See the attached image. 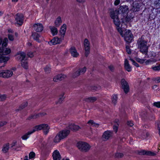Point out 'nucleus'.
Wrapping results in <instances>:
<instances>
[{
  "instance_id": "1",
  "label": "nucleus",
  "mask_w": 160,
  "mask_h": 160,
  "mask_svg": "<svg viewBox=\"0 0 160 160\" xmlns=\"http://www.w3.org/2000/svg\"><path fill=\"white\" fill-rule=\"evenodd\" d=\"M110 17L113 19V22L117 27V30L120 34L123 36L122 31L120 27L121 22L118 18V12L116 10L114 11L112 10L110 12Z\"/></svg>"
},
{
  "instance_id": "2",
  "label": "nucleus",
  "mask_w": 160,
  "mask_h": 160,
  "mask_svg": "<svg viewBox=\"0 0 160 160\" xmlns=\"http://www.w3.org/2000/svg\"><path fill=\"white\" fill-rule=\"evenodd\" d=\"M8 42V40L7 38H5L4 39L2 47H0V54L3 55H6L10 53V49L6 48Z\"/></svg>"
},
{
  "instance_id": "3",
  "label": "nucleus",
  "mask_w": 160,
  "mask_h": 160,
  "mask_svg": "<svg viewBox=\"0 0 160 160\" xmlns=\"http://www.w3.org/2000/svg\"><path fill=\"white\" fill-rule=\"evenodd\" d=\"M138 48L142 53L146 55L147 54L148 47L147 42L144 40L140 39L138 41Z\"/></svg>"
},
{
  "instance_id": "4",
  "label": "nucleus",
  "mask_w": 160,
  "mask_h": 160,
  "mask_svg": "<svg viewBox=\"0 0 160 160\" xmlns=\"http://www.w3.org/2000/svg\"><path fill=\"white\" fill-rule=\"evenodd\" d=\"M77 146L80 151L84 152H88L91 148V146L88 143L83 142H78Z\"/></svg>"
},
{
  "instance_id": "5",
  "label": "nucleus",
  "mask_w": 160,
  "mask_h": 160,
  "mask_svg": "<svg viewBox=\"0 0 160 160\" xmlns=\"http://www.w3.org/2000/svg\"><path fill=\"white\" fill-rule=\"evenodd\" d=\"M34 131L36 132L43 130L45 134H47L49 132L50 127L47 124H42L37 125L33 128Z\"/></svg>"
},
{
  "instance_id": "6",
  "label": "nucleus",
  "mask_w": 160,
  "mask_h": 160,
  "mask_svg": "<svg viewBox=\"0 0 160 160\" xmlns=\"http://www.w3.org/2000/svg\"><path fill=\"white\" fill-rule=\"evenodd\" d=\"M84 49L85 50V55L87 57L90 53V44L89 41L87 38L84 39L83 42Z\"/></svg>"
},
{
  "instance_id": "7",
  "label": "nucleus",
  "mask_w": 160,
  "mask_h": 160,
  "mask_svg": "<svg viewBox=\"0 0 160 160\" xmlns=\"http://www.w3.org/2000/svg\"><path fill=\"white\" fill-rule=\"evenodd\" d=\"M13 75L11 70H6L0 71V77L3 78H8Z\"/></svg>"
},
{
  "instance_id": "8",
  "label": "nucleus",
  "mask_w": 160,
  "mask_h": 160,
  "mask_svg": "<svg viewBox=\"0 0 160 160\" xmlns=\"http://www.w3.org/2000/svg\"><path fill=\"white\" fill-rule=\"evenodd\" d=\"M124 36L125 40L127 42H130L132 39V35L131 31L129 30L125 31Z\"/></svg>"
},
{
  "instance_id": "9",
  "label": "nucleus",
  "mask_w": 160,
  "mask_h": 160,
  "mask_svg": "<svg viewBox=\"0 0 160 160\" xmlns=\"http://www.w3.org/2000/svg\"><path fill=\"white\" fill-rule=\"evenodd\" d=\"M113 133L112 132L107 131L104 132L102 136V139L104 141H106L110 138L112 136Z\"/></svg>"
},
{
  "instance_id": "10",
  "label": "nucleus",
  "mask_w": 160,
  "mask_h": 160,
  "mask_svg": "<svg viewBox=\"0 0 160 160\" xmlns=\"http://www.w3.org/2000/svg\"><path fill=\"white\" fill-rule=\"evenodd\" d=\"M142 4L137 1L133 2L131 10L133 12L138 11L140 10Z\"/></svg>"
},
{
  "instance_id": "11",
  "label": "nucleus",
  "mask_w": 160,
  "mask_h": 160,
  "mask_svg": "<svg viewBox=\"0 0 160 160\" xmlns=\"http://www.w3.org/2000/svg\"><path fill=\"white\" fill-rule=\"evenodd\" d=\"M16 59L21 62L27 60V57L26 56L25 53L23 52H20L18 53L16 55Z\"/></svg>"
},
{
  "instance_id": "12",
  "label": "nucleus",
  "mask_w": 160,
  "mask_h": 160,
  "mask_svg": "<svg viewBox=\"0 0 160 160\" xmlns=\"http://www.w3.org/2000/svg\"><path fill=\"white\" fill-rule=\"evenodd\" d=\"M16 24L18 26L21 25L23 20V16L21 14L18 13L15 16Z\"/></svg>"
},
{
  "instance_id": "13",
  "label": "nucleus",
  "mask_w": 160,
  "mask_h": 160,
  "mask_svg": "<svg viewBox=\"0 0 160 160\" xmlns=\"http://www.w3.org/2000/svg\"><path fill=\"white\" fill-rule=\"evenodd\" d=\"M121 83L122 88L123 89L125 93H127L129 91V88L128 83L126 81L123 79H122Z\"/></svg>"
},
{
  "instance_id": "14",
  "label": "nucleus",
  "mask_w": 160,
  "mask_h": 160,
  "mask_svg": "<svg viewBox=\"0 0 160 160\" xmlns=\"http://www.w3.org/2000/svg\"><path fill=\"white\" fill-rule=\"evenodd\" d=\"M63 39V38L60 37L59 38L58 37H55L49 42V43L50 45H55L60 43Z\"/></svg>"
},
{
  "instance_id": "15",
  "label": "nucleus",
  "mask_w": 160,
  "mask_h": 160,
  "mask_svg": "<svg viewBox=\"0 0 160 160\" xmlns=\"http://www.w3.org/2000/svg\"><path fill=\"white\" fill-rule=\"evenodd\" d=\"M69 52L72 56L74 58H77L79 55V53L74 47H72L70 48Z\"/></svg>"
},
{
  "instance_id": "16",
  "label": "nucleus",
  "mask_w": 160,
  "mask_h": 160,
  "mask_svg": "<svg viewBox=\"0 0 160 160\" xmlns=\"http://www.w3.org/2000/svg\"><path fill=\"white\" fill-rule=\"evenodd\" d=\"M70 132V131L69 130L65 129L60 132L58 133L60 136L61 138L62 139H63L67 137L69 134Z\"/></svg>"
},
{
  "instance_id": "17",
  "label": "nucleus",
  "mask_w": 160,
  "mask_h": 160,
  "mask_svg": "<svg viewBox=\"0 0 160 160\" xmlns=\"http://www.w3.org/2000/svg\"><path fill=\"white\" fill-rule=\"evenodd\" d=\"M32 27L35 30L38 32H42L43 29L42 24L39 23L35 24Z\"/></svg>"
},
{
  "instance_id": "18",
  "label": "nucleus",
  "mask_w": 160,
  "mask_h": 160,
  "mask_svg": "<svg viewBox=\"0 0 160 160\" xmlns=\"http://www.w3.org/2000/svg\"><path fill=\"white\" fill-rule=\"evenodd\" d=\"M52 156L53 160H60L61 156L59 151L56 150L53 152Z\"/></svg>"
},
{
  "instance_id": "19",
  "label": "nucleus",
  "mask_w": 160,
  "mask_h": 160,
  "mask_svg": "<svg viewBox=\"0 0 160 160\" xmlns=\"http://www.w3.org/2000/svg\"><path fill=\"white\" fill-rule=\"evenodd\" d=\"M66 30V25L64 24L62 26L59 32V34L61 38H63V39Z\"/></svg>"
},
{
  "instance_id": "20",
  "label": "nucleus",
  "mask_w": 160,
  "mask_h": 160,
  "mask_svg": "<svg viewBox=\"0 0 160 160\" xmlns=\"http://www.w3.org/2000/svg\"><path fill=\"white\" fill-rule=\"evenodd\" d=\"M138 153L140 155H146L151 156H154L155 154L153 152L149 151H146L144 150H141L138 152Z\"/></svg>"
},
{
  "instance_id": "21",
  "label": "nucleus",
  "mask_w": 160,
  "mask_h": 160,
  "mask_svg": "<svg viewBox=\"0 0 160 160\" xmlns=\"http://www.w3.org/2000/svg\"><path fill=\"white\" fill-rule=\"evenodd\" d=\"M136 61L141 63L143 64L144 63H145L146 65H148L150 63L152 62L153 61L151 59L148 60H146L145 59H141L139 58H137L136 59Z\"/></svg>"
},
{
  "instance_id": "22",
  "label": "nucleus",
  "mask_w": 160,
  "mask_h": 160,
  "mask_svg": "<svg viewBox=\"0 0 160 160\" xmlns=\"http://www.w3.org/2000/svg\"><path fill=\"white\" fill-rule=\"evenodd\" d=\"M97 98L95 97H90L86 98L84 99V101L87 102L89 103H93L97 100Z\"/></svg>"
},
{
  "instance_id": "23",
  "label": "nucleus",
  "mask_w": 160,
  "mask_h": 160,
  "mask_svg": "<svg viewBox=\"0 0 160 160\" xmlns=\"http://www.w3.org/2000/svg\"><path fill=\"white\" fill-rule=\"evenodd\" d=\"M64 92L61 93L59 96V99L58 101L56 102V104H59L61 103L64 99Z\"/></svg>"
},
{
  "instance_id": "24",
  "label": "nucleus",
  "mask_w": 160,
  "mask_h": 160,
  "mask_svg": "<svg viewBox=\"0 0 160 160\" xmlns=\"http://www.w3.org/2000/svg\"><path fill=\"white\" fill-rule=\"evenodd\" d=\"M69 129L72 130L76 131L79 129L80 128L78 126L74 124H71L68 126Z\"/></svg>"
},
{
  "instance_id": "25",
  "label": "nucleus",
  "mask_w": 160,
  "mask_h": 160,
  "mask_svg": "<svg viewBox=\"0 0 160 160\" xmlns=\"http://www.w3.org/2000/svg\"><path fill=\"white\" fill-rule=\"evenodd\" d=\"M32 36L33 38L37 42H39L40 41V38H41V36L39 34L36 32H34L32 34Z\"/></svg>"
},
{
  "instance_id": "26",
  "label": "nucleus",
  "mask_w": 160,
  "mask_h": 160,
  "mask_svg": "<svg viewBox=\"0 0 160 160\" xmlns=\"http://www.w3.org/2000/svg\"><path fill=\"white\" fill-rule=\"evenodd\" d=\"M124 67L125 69L128 72H130L131 71L132 68L129 64L128 61L126 59L124 62Z\"/></svg>"
},
{
  "instance_id": "27",
  "label": "nucleus",
  "mask_w": 160,
  "mask_h": 160,
  "mask_svg": "<svg viewBox=\"0 0 160 160\" xmlns=\"http://www.w3.org/2000/svg\"><path fill=\"white\" fill-rule=\"evenodd\" d=\"M9 58L8 57H6L0 54V63L5 62L8 61Z\"/></svg>"
},
{
  "instance_id": "28",
  "label": "nucleus",
  "mask_w": 160,
  "mask_h": 160,
  "mask_svg": "<svg viewBox=\"0 0 160 160\" xmlns=\"http://www.w3.org/2000/svg\"><path fill=\"white\" fill-rule=\"evenodd\" d=\"M34 132L35 131H34L33 129V128L32 130L27 132L25 134L23 135L22 137L21 138L23 140H26L29 138V135H30Z\"/></svg>"
},
{
  "instance_id": "29",
  "label": "nucleus",
  "mask_w": 160,
  "mask_h": 160,
  "mask_svg": "<svg viewBox=\"0 0 160 160\" xmlns=\"http://www.w3.org/2000/svg\"><path fill=\"white\" fill-rule=\"evenodd\" d=\"M87 123L90 126L95 127H98L99 125L98 124L95 123L92 120H89L88 122Z\"/></svg>"
},
{
  "instance_id": "30",
  "label": "nucleus",
  "mask_w": 160,
  "mask_h": 160,
  "mask_svg": "<svg viewBox=\"0 0 160 160\" xmlns=\"http://www.w3.org/2000/svg\"><path fill=\"white\" fill-rule=\"evenodd\" d=\"M62 20L60 17H59L56 20L54 23L56 27H59L62 23Z\"/></svg>"
},
{
  "instance_id": "31",
  "label": "nucleus",
  "mask_w": 160,
  "mask_h": 160,
  "mask_svg": "<svg viewBox=\"0 0 160 160\" xmlns=\"http://www.w3.org/2000/svg\"><path fill=\"white\" fill-rule=\"evenodd\" d=\"M80 75V74L78 69L76 70H74L72 74L71 77L72 78H77Z\"/></svg>"
},
{
  "instance_id": "32",
  "label": "nucleus",
  "mask_w": 160,
  "mask_h": 160,
  "mask_svg": "<svg viewBox=\"0 0 160 160\" xmlns=\"http://www.w3.org/2000/svg\"><path fill=\"white\" fill-rule=\"evenodd\" d=\"M118 98V96L117 95L113 94L112 95L111 98L112 102L114 105H115L117 103Z\"/></svg>"
},
{
  "instance_id": "33",
  "label": "nucleus",
  "mask_w": 160,
  "mask_h": 160,
  "mask_svg": "<svg viewBox=\"0 0 160 160\" xmlns=\"http://www.w3.org/2000/svg\"><path fill=\"white\" fill-rule=\"evenodd\" d=\"M40 117L39 113H35L33 115H32L29 117H28L27 119L30 120L32 119H36Z\"/></svg>"
},
{
  "instance_id": "34",
  "label": "nucleus",
  "mask_w": 160,
  "mask_h": 160,
  "mask_svg": "<svg viewBox=\"0 0 160 160\" xmlns=\"http://www.w3.org/2000/svg\"><path fill=\"white\" fill-rule=\"evenodd\" d=\"M9 148V143H6L4 144L3 147V148L2 149V151L4 152H7Z\"/></svg>"
},
{
  "instance_id": "35",
  "label": "nucleus",
  "mask_w": 160,
  "mask_h": 160,
  "mask_svg": "<svg viewBox=\"0 0 160 160\" xmlns=\"http://www.w3.org/2000/svg\"><path fill=\"white\" fill-rule=\"evenodd\" d=\"M119 9L123 13L127 12L128 10V7L126 6H121Z\"/></svg>"
},
{
  "instance_id": "36",
  "label": "nucleus",
  "mask_w": 160,
  "mask_h": 160,
  "mask_svg": "<svg viewBox=\"0 0 160 160\" xmlns=\"http://www.w3.org/2000/svg\"><path fill=\"white\" fill-rule=\"evenodd\" d=\"M50 28L53 35H54L58 33V31L57 28L54 27H51Z\"/></svg>"
},
{
  "instance_id": "37",
  "label": "nucleus",
  "mask_w": 160,
  "mask_h": 160,
  "mask_svg": "<svg viewBox=\"0 0 160 160\" xmlns=\"http://www.w3.org/2000/svg\"><path fill=\"white\" fill-rule=\"evenodd\" d=\"M62 139L58 133L57 135L53 140V141L55 143H58L60 142Z\"/></svg>"
},
{
  "instance_id": "38",
  "label": "nucleus",
  "mask_w": 160,
  "mask_h": 160,
  "mask_svg": "<svg viewBox=\"0 0 160 160\" xmlns=\"http://www.w3.org/2000/svg\"><path fill=\"white\" fill-rule=\"evenodd\" d=\"M28 105V102H25L23 103L17 109V111H19L20 110H22L24 109Z\"/></svg>"
},
{
  "instance_id": "39",
  "label": "nucleus",
  "mask_w": 160,
  "mask_h": 160,
  "mask_svg": "<svg viewBox=\"0 0 160 160\" xmlns=\"http://www.w3.org/2000/svg\"><path fill=\"white\" fill-rule=\"evenodd\" d=\"M22 66L24 68L27 69L28 67V63L27 60H24L21 62Z\"/></svg>"
},
{
  "instance_id": "40",
  "label": "nucleus",
  "mask_w": 160,
  "mask_h": 160,
  "mask_svg": "<svg viewBox=\"0 0 160 160\" xmlns=\"http://www.w3.org/2000/svg\"><path fill=\"white\" fill-rule=\"evenodd\" d=\"M87 69V68L86 67H84L83 68H79L78 69L80 74L82 73L83 74L86 71Z\"/></svg>"
},
{
  "instance_id": "41",
  "label": "nucleus",
  "mask_w": 160,
  "mask_h": 160,
  "mask_svg": "<svg viewBox=\"0 0 160 160\" xmlns=\"http://www.w3.org/2000/svg\"><path fill=\"white\" fill-rule=\"evenodd\" d=\"M123 156V154L122 153L117 152L115 154V157L116 158H122Z\"/></svg>"
},
{
  "instance_id": "42",
  "label": "nucleus",
  "mask_w": 160,
  "mask_h": 160,
  "mask_svg": "<svg viewBox=\"0 0 160 160\" xmlns=\"http://www.w3.org/2000/svg\"><path fill=\"white\" fill-rule=\"evenodd\" d=\"M58 75L60 81L64 80L67 78V76L64 74H60Z\"/></svg>"
},
{
  "instance_id": "43",
  "label": "nucleus",
  "mask_w": 160,
  "mask_h": 160,
  "mask_svg": "<svg viewBox=\"0 0 160 160\" xmlns=\"http://www.w3.org/2000/svg\"><path fill=\"white\" fill-rule=\"evenodd\" d=\"M44 72L46 73H49L51 72V68L48 66H46L44 68Z\"/></svg>"
},
{
  "instance_id": "44",
  "label": "nucleus",
  "mask_w": 160,
  "mask_h": 160,
  "mask_svg": "<svg viewBox=\"0 0 160 160\" xmlns=\"http://www.w3.org/2000/svg\"><path fill=\"white\" fill-rule=\"evenodd\" d=\"M118 123L116 122L113 126V129L116 133L118 131Z\"/></svg>"
},
{
  "instance_id": "45",
  "label": "nucleus",
  "mask_w": 160,
  "mask_h": 160,
  "mask_svg": "<svg viewBox=\"0 0 160 160\" xmlns=\"http://www.w3.org/2000/svg\"><path fill=\"white\" fill-rule=\"evenodd\" d=\"M7 97L5 95L0 94V101H3L6 99Z\"/></svg>"
},
{
  "instance_id": "46",
  "label": "nucleus",
  "mask_w": 160,
  "mask_h": 160,
  "mask_svg": "<svg viewBox=\"0 0 160 160\" xmlns=\"http://www.w3.org/2000/svg\"><path fill=\"white\" fill-rule=\"evenodd\" d=\"M101 88V87L99 86H93L91 87V89L94 90H96Z\"/></svg>"
},
{
  "instance_id": "47",
  "label": "nucleus",
  "mask_w": 160,
  "mask_h": 160,
  "mask_svg": "<svg viewBox=\"0 0 160 160\" xmlns=\"http://www.w3.org/2000/svg\"><path fill=\"white\" fill-rule=\"evenodd\" d=\"M8 38L10 41H13L14 40V36L10 33H9L8 35Z\"/></svg>"
},
{
  "instance_id": "48",
  "label": "nucleus",
  "mask_w": 160,
  "mask_h": 160,
  "mask_svg": "<svg viewBox=\"0 0 160 160\" xmlns=\"http://www.w3.org/2000/svg\"><path fill=\"white\" fill-rule=\"evenodd\" d=\"M153 106L158 108H160V102H155L153 104Z\"/></svg>"
},
{
  "instance_id": "49",
  "label": "nucleus",
  "mask_w": 160,
  "mask_h": 160,
  "mask_svg": "<svg viewBox=\"0 0 160 160\" xmlns=\"http://www.w3.org/2000/svg\"><path fill=\"white\" fill-rule=\"evenodd\" d=\"M35 153L33 152H31L29 154V159L34 158L35 156Z\"/></svg>"
},
{
  "instance_id": "50",
  "label": "nucleus",
  "mask_w": 160,
  "mask_h": 160,
  "mask_svg": "<svg viewBox=\"0 0 160 160\" xmlns=\"http://www.w3.org/2000/svg\"><path fill=\"white\" fill-rule=\"evenodd\" d=\"M130 60L131 62H132L133 64L137 67H139L138 64L132 59L130 58Z\"/></svg>"
},
{
  "instance_id": "51",
  "label": "nucleus",
  "mask_w": 160,
  "mask_h": 160,
  "mask_svg": "<svg viewBox=\"0 0 160 160\" xmlns=\"http://www.w3.org/2000/svg\"><path fill=\"white\" fill-rule=\"evenodd\" d=\"M152 68L155 71H158L160 70V65H158Z\"/></svg>"
},
{
  "instance_id": "52",
  "label": "nucleus",
  "mask_w": 160,
  "mask_h": 160,
  "mask_svg": "<svg viewBox=\"0 0 160 160\" xmlns=\"http://www.w3.org/2000/svg\"><path fill=\"white\" fill-rule=\"evenodd\" d=\"M126 51L128 54H130L131 53V50L130 48V47L129 46H126Z\"/></svg>"
},
{
  "instance_id": "53",
  "label": "nucleus",
  "mask_w": 160,
  "mask_h": 160,
  "mask_svg": "<svg viewBox=\"0 0 160 160\" xmlns=\"http://www.w3.org/2000/svg\"><path fill=\"white\" fill-rule=\"evenodd\" d=\"M53 80L55 82H58L59 81H60L58 75L54 77L53 79Z\"/></svg>"
},
{
  "instance_id": "54",
  "label": "nucleus",
  "mask_w": 160,
  "mask_h": 160,
  "mask_svg": "<svg viewBox=\"0 0 160 160\" xmlns=\"http://www.w3.org/2000/svg\"><path fill=\"white\" fill-rule=\"evenodd\" d=\"M35 52H30L27 54V55L29 57L32 58L34 55Z\"/></svg>"
},
{
  "instance_id": "55",
  "label": "nucleus",
  "mask_w": 160,
  "mask_h": 160,
  "mask_svg": "<svg viewBox=\"0 0 160 160\" xmlns=\"http://www.w3.org/2000/svg\"><path fill=\"white\" fill-rule=\"evenodd\" d=\"M127 125L130 127H132L134 125V124L131 121H128L127 123Z\"/></svg>"
},
{
  "instance_id": "56",
  "label": "nucleus",
  "mask_w": 160,
  "mask_h": 160,
  "mask_svg": "<svg viewBox=\"0 0 160 160\" xmlns=\"http://www.w3.org/2000/svg\"><path fill=\"white\" fill-rule=\"evenodd\" d=\"M7 122L6 121H3L0 122V127L6 124Z\"/></svg>"
},
{
  "instance_id": "57",
  "label": "nucleus",
  "mask_w": 160,
  "mask_h": 160,
  "mask_svg": "<svg viewBox=\"0 0 160 160\" xmlns=\"http://www.w3.org/2000/svg\"><path fill=\"white\" fill-rule=\"evenodd\" d=\"M40 117H43L47 115V113L45 112H41L39 113Z\"/></svg>"
},
{
  "instance_id": "58",
  "label": "nucleus",
  "mask_w": 160,
  "mask_h": 160,
  "mask_svg": "<svg viewBox=\"0 0 160 160\" xmlns=\"http://www.w3.org/2000/svg\"><path fill=\"white\" fill-rule=\"evenodd\" d=\"M120 2L119 0H116L114 2V4L115 5H117L119 4Z\"/></svg>"
},
{
  "instance_id": "59",
  "label": "nucleus",
  "mask_w": 160,
  "mask_h": 160,
  "mask_svg": "<svg viewBox=\"0 0 160 160\" xmlns=\"http://www.w3.org/2000/svg\"><path fill=\"white\" fill-rule=\"evenodd\" d=\"M17 143V142L15 141L13 142L11 144V147H13V146H15Z\"/></svg>"
},
{
  "instance_id": "60",
  "label": "nucleus",
  "mask_w": 160,
  "mask_h": 160,
  "mask_svg": "<svg viewBox=\"0 0 160 160\" xmlns=\"http://www.w3.org/2000/svg\"><path fill=\"white\" fill-rule=\"evenodd\" d=\"M86 0H76L77 2L79 3H83L85 2Z\"/></svg>"
},
{
  "instance_id": "61",
  "label": "nucleus",
  "mask_w": 160,
  "mask_h": 160,
  "mask_svg": "<svg viewBox=\"0 0 160 160\" xmlns=\"http://www.w3.org/2000/svg\"><path fill=\"white\" fill-rule=\"evenodd\" d=\"M157 85H154L152 86V88L154 89H157Z\"/></svg>"
},
{
  "instance_id": "62",
  "label": "nucleus",
  "mask_w": 160,
  "mask_h": 160,
  "mask_svg": "<svg viewBox=\"0 0 160 160\" xmlns=\"http://www.w3.org/2000/svg\"><path fill=\"white\" fill-rule=\"evenodd\" d=\"M156 81L158 82H160V77H158L157 78H156Z\"/></svg>"
},
{
  "instance_id": "63",
  "label": "nucleus",
  "mask_w": 160,
  "mask_h": 160,
  "mask_svg": "<svg viewBox=\"0 0 160 160\" xmlns=\"http://www.w3.org/2000/svg\"><path fill=\"white\" fill-rule=\"evenodd\" d=\"M109 68L112 71L114 69V68L113 66H110L109 67Z\"/></svg>"
},
{
  "instance_id": "64",
  "label": "nucleus",
  "mask_w": 160,
  "mask_h": 160,
  "mask_svg": "<svg viewBox=\"0 0 160 160\" xmlns=\"http://www.w3.org/2000/svg\"><path fill=\"white\" fill-rule=\"evenodd\" d=\"M62 160H69V159L68 158L66 157L63 158Z\"/></svg>"
}]
</instances>
